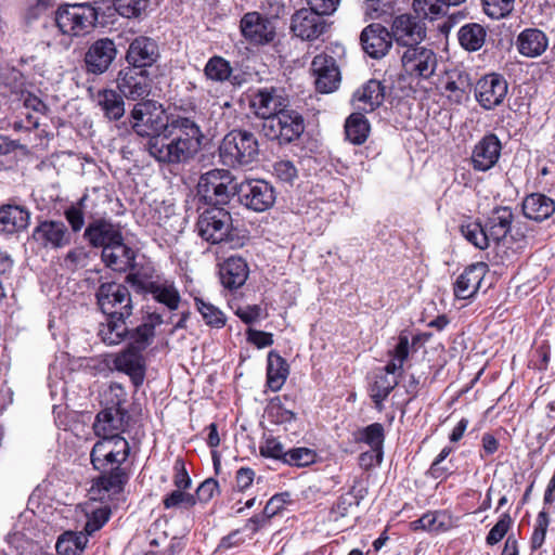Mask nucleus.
I'll use <instances>...</instances> for the list:
<instances>
[{"mask_svg":"<svg viewBox=\"0 0 555 555\" xmlns=\"http://www.w3.org/2000/svg\"><path fill=\"white\" fill-rule=\"evenodd\" d=\"M203 139L202 128L193 117L177 114L165 132L146 140L144 149L159 166L180 168L195 159Z\"/></svg>","mask_w":555,"mask_h":555,"instance_id":"nucleus-1","label":"nucleus"},{"mask_svg":"<svg viewBox=\"0 0 555 555\" xmlns=\"http://www.w3.org/2000/svg\"><path fill=\"white\" fill-rule=\"evenodd\" d=\"M101 9L89 3L65 4L54 12L52 27L56 34L67 40L69 46L74 38L82 37L90 33L99 21Z\"/></svg>","mask_w":555,"mask_h":555,"instance_id":"nucleus-2","label":"nucleus"},{"mask_svg":"<svg viewBox=\"0 0 555 555\" xmlns=\"http://www.w3.org/2000/svg\"><path fill=\"white\" fill-rule=\"evenodd\" d=\"M198 235L208 243H227L231 248L242 247L245 235L233 227L231 214L222 207L211 206L205 209L196 222Z\"/></svg>","mask_w":555,"mask_h":555,"instance_id":"nucleus-3","label":"nucleus"},{"mask_svg":"<svg viewBox=\"0 0 555 555\" xmlns=\"http://www.w3.org/2000/svg\"><path fill=\"white\" fill-rule=\"evenodd\" d=\"M258 154V140L247 130H232L219 146L222 163L231 167L249 165L257 159Z\"/></svg>","mask_w":555,"mask_h":555,"instance_id":"nucleus-4","label":"nucleus"},{"mask_svg":"<svg viewBox=\"0 0 555 555\" xmlns=\"http://www.w3.org/2000/svg\"><path fill=\"white\" fill-rule=\"evenodd\" d=\"M172 116H167L163 105L157 102H139L131 112L132 129L138 135L150 140L171 126Z\"/></svg>","mask_w":555,"mask_h":555,"instance_id":"nucleus-5","label":"nucleus"},{"mask_svg":"<svg viewBox=\"0 0 555 555\" xmlns=\"http://www.w3.org/2000/svg\"><path fill=\"white\" fill-rule=\"evenodd\" d=\"M130 444L122 436L99 439L90 452V462L98 472L122 467L130 455Z\"/></svg>","mask_w":555,"mask_h":555,"instance_id":"nucleus-6","label":"nucleus"},{"mask_svg":"<svg viewBox=\"0 0 555 555\" xmlns=\"http://www.w3.org/2000/svg\"><path fill=\"white\" fill-rule=\"evenodd\" d=\"M237 185L229 170L212 169L201 176L197 192L207 204L219 207L236 194Z\"/></svg>","mask_w":555,"mask_h":555,"instance_id":"nucleus-7","label":"nucleus"},{"mask_svg":"<svg viewBox=\"0 0 555 555\" xmlns=\"http://www.w3.org/2000/svg\"><path fill=\"white\" fill-rule=\"evenodd\" d=\"M305 130L304 117L297 111L285 107L262 122L263 134L280 144L297 140Z\"/></svg>","mask_w":555,"mask_h":555,"instance_id":"nucleus-8","label":"nucleus"},{"mask_svg":"<svg viewBox=\"0 0 555 555\" xmlns=\"http://www.w3.org/2000/svg\"><path fill=\"white\" fill-rule=\"evenodd\" d=\"M401 66L406 76L415 79L430 78L437 68L438 59L434 50L424 46L414 44L398 50Z\"/></svg>","mask_w":555,"mask_h":555,"instance_id":"nucleus-9","label":"nucleus"},{"mask_svg":"<svg viewBox=\"0 0 555 555\" xmlns=\"http://www.w3.org/2000/svg\"><path fill=\"white\" fill-rule=\"evenodd\" d=\"M95 297L104 314L132 315V298L126 285L116 282L102 283L96 289Z\"/></svg>","mask_w":555,"mask_h":555,"instance_id":"nucleus-10","label":"nucleus"},{"mask_svg":"<svg viewBox=\"0 0 555 555\" xmlns=\"http://www.w3.org/2000/svg\"><path fill=\"white\" fill-rule=\"evenodd\" d=\"M236 194L242 205L256 212L269 210L276 199L273 185L261 179L241 182L237 185Z\"/></svg>","mask_w":555,"mask_h":555,"instance_id":"nucleus-11","label":"nucleus"},{"mask_svg":"<svg viewBox=\"0 0 555 555\" xmlns=\"http://www.w3.org/2000/svg\"><path fill=\"white\" fill-rule=\"evenodd\" d=\"M31 240L43 249L59 250L68 246L72 234L62 220H39L33 229Z\"/></svg>","mask_w":555,"mask_h":555,"instance_id":"nucleus-12","label":"nucleus"},{"mask_svg":"<svg viewBox=\"0 0 555 555\" xmlns=\"http://www.w3.org/2000/svg\"><path fill=\"white\" fill-rule=\"evenodd\" d=\"M508 92L506 79L498 73H490L482 76L476 83L475 98L479 105L487 109H494L500 106Z\"/></svg>","mask_w":555,"mask_h":555,"instance_id":"nucleus-13","label":"nucleus"},{"mask_svg":"<svg viewBox=\"0 0 555 555\" xmlns=\"http://www.w3.org/2000/svg\"><path fill=\"white\" fill-rule=\"evenodd\" d=\"M118 54L113 39L103 37L93 41L87 49L83 57L85 68L88 74L102 75L112 66Z\"/></svg>","mask_w":555,"mask_h":555,"instance_id":"nucleus-14","label":"nucleus"},{"mask_svg":"<svg viewBox=\"0 0 555 555\" xmlns=\"http://www.w3.org/2000/svg\"><path fill=\"white\" fill-rule=\"evenodd\" d=\"M129 280L139 289L152 297L159 304L166 306L169 310L173 311L179 308L181 296L175 282L169 280H147L141 274H133Z\"/></svg>","mask_w":555,"mask_h":555,"instance_id":"nucleus-15","label":"nucleus"},{"mask_svg":"<svg viewBox=\"0 0 555 555\" xmlns=\"http://www.w3.org/2000/svg\"><path fill=\"white\" fill-rule=\"evenodd\" d=\"M124 400L118 399L116 404L100 411L93 423V431L96 437L121 436L126 430L129 420L128 411L121 406Z\"/></svg>","mask_w":555,"mask_h":555,"instance_id":"nucleus-16","label":"nucleus"},{"mask_svg":"<svg viewBox=\"0 0 555 555\" xmlns=\"http://www.w3.org/2000/svg\"><path fill=\"white\" fill-rule=\"evenodd\" d=\"M391 39L396 41L399 49L420 44L426 37V27L417 16L401 14L397 16L391 25Z\"/></svg>","mask_w":555,"mask_h":555,"instance_id":"nucleus-17","label":"nucleus"},{"mask_svg":"<svg viewBox=\"0 0 555 555\" xmlns=\"http://www.w3.org/2000/svg\"><path fill=\"white\" fill-rule=\"evenodd\" d=\"M117 88L122 96L137 101L150 94L151 85L145 69L127 66L119 70Z\"/></svg>","mask_w":555,"mask_h":555,"instance_id":"nucleus-18","label":"nucleus"},{"mask_svg":"<svg viewBox=\"0 0 555 555\" xmlns=\"http://www.w3.org/2000/svg\"><path fill=\"white\" fill-rule=\"evenodd\" d=\"M502 143L496 134L487 133L474 146L470 164L475 171L486 172L500 159Z\"/></svg>","mask_w":555,"mask_h":555,"instance_id":"nucleus-19","label":"nucleus"},{"mask_svg":"<svg viewBox=\"0 0 555 555\" xmlns=\"http://www.w3.org/2000/svg\"><path fill=\"white\" fill-rule=\"evenodd\" d=\"M243 37L251 43L264 44L275 37V27L271 20L258 12L246 13L240 23Z\"/></svg>","mask_w":555,"mask_h":555,"instance_id":"nucleus-20","label":"nucleus"},{"mask_svg":"<svg viewBox=\"0 0 555 555\" xmlns=\"http://www.w3.org/2000/svg\"><path fill=\"white\" fill-rule=\"evenodd\" d=\"M125 59L129 66L140 69L151 67L159 59L158 44L151 37L138 36L129 43Z\"/></svg>","mask_w":555,"mask_h":555,"instance_id":"nucleus-21","label":"nucleus"},{"mask_svg":"<svg viewBox=\"0 0 555 555\" xmlns=\"http://www.w3.org/2000/svg\"><path fill=\"white\" fill-rule=\"evenodd\" d=\"M122 237L120 225L105 218L91 221L83 232V238L92 247H102V250L106 249L108 245L122 241Z\"/></svg>","mask_w":555,"mask_h":555,"instance_id":"nucleus-22","label":"nucleus"},{"mask_svg":"<svg viewBox=\"0 0 555 555\" xmlns=\"http://www.w3.org/2000/svg\"><path fill=\"white\" fill-rule=\"evenodd\" d=\"M326 28L322 15L311 9H300L292 16L291 29L302 40H313L321 36Z\"/></svg>","mask_w":555,"mask_h":555,"instance_id":"nucleus-23","label":"nucleus"},{"mask_svg":"<svg viewBox=\"0 0 555 555\" xmlns=\"http://www.w3.org/2000/svg\"><path fill=\"white\" fill-rule=\"evenodd\" d=\"M250 106L255 114L267 121L269 117L288 106V99L284 96L283 90L278 88L259 89L250 100Z\"/></svg>","mask_w":555,"mask_h":555,"instance_id":"nucleus-24","label":"nucleus"},{"mask_svg":"<svg viewBox=\"0 0 555 555\" xmlns=\"http://www.w3.org/2000/svg\"><path fill=\"white\" fill-rule=\"evenodd\" d=\"M311 70L315 76V88L321 93H330L338 87L340 77L336 61L327 54L314 56Z\"/></svg>","mask_w":555,"mask_h":555,"instance_id":"nucleus-25","label":"nucleus"},{"mask_svg":"<svg viewBox=\"0 0 555 555\" xmlns=\"http://www.w3.org/2000/svg\"><path fill=\"white\" fill-rule=\"evenodd\" d=\"M364 52L373 59H380L386 55L392 46L390 31L380 24L366 26L360 36Z\"/></svg>","mask_w":555,"mask_h":555,"instance_id":"nucleus-26","label":"nucleus"},{"mask_svg":"<svg viewBox=\"0 0 555 555\" xmlns=\"http://www.w3.org/2000/svg\"><path fill=\"white\" fill-rule=\"evenodd\" d=\"M113 364L115 370L127 374L137 388L143 384L145 362L142 352L139 350L127 346L115 356Z\"/></svg>","mask_w":555,"mask_h":555,"instance_id":"nucleus-27","label":"nucleus"},{"mask_svg":"<svg viewBox=\"0 0 555 555\" xmlns=\"http://www.w3.org/2000/svg\"><path fill=\"white\" fill-rule=\"evenodd\" d=\"M488 272V264L476 262L468 266L456 279L453 287L457 299H469L478 292L480 284Z\"/></svg>","mask_w":555,"mask_h":555,"instance_id":"nucleus-28","label":"nucleus"},{"mask_svg":"<svg viewBox=\"0 0 555 555\" xmlns=\"http://www.w3.org/2000/svg\"><path fill=\"white\" fill-rule=\"evenodd\" d=\"M203 72L206 79L212 82H229L233 87H241L245 82L243 76L235 74L230 62L220 55L209 57Z\"/></svg>","mask_w":555,"mask_h":555,"instance_id":"nucleus-29","label":"nucleus"},{"mask_svg":"<svg viewBox=\"0 0 555 555\" xmlns=\"http://www.w3.org/2000/svg\"><path fill=\"white\" fill-rule=\"evenodd\" d=\"M547 47L548 38L539 28H526L516 38V49L526 57H538L546 51Z\"/></svg>","mask_w":555,"mask_h":555,"instance_id":"nucleus-30","label":"nucleus"},{"mask_svg":"<svg viewBox=\"0 0 555 555\" xmlns=\"http://www.w3.org/2000/svg\"><path fill=\"white\" fill-rule=\"evenodd\" d=\"M30 211L20 205H2L0 207V232L5 234L20 233L27 229Z\"/></svg>","mask_w":555,"mask_h":555,"instance_id":"nucleus-31","label":"nucleus"},{"mask_svg":"<svg viewBox=\"0 0 555 555\" xmlns=\"http://www.w3.org/2000/svg\"><path fill=\"white\" fill-rule=\"evenodd\" d=\"M248 266L241 257H230L225 259L219 268V276L221 284L234 291L243 286L248 278Z\"/></svg>","mask_w":555,"mask_h":555,"instance_id":"nucleus-32","label":"nucleus"},{"mask_svg":"<svg viewBox=\"0 0 555 555\" xmlns=\"http://www.w3.org/2000/svg\"><path fill=\"white\" fill-rule=\"evenodd\" d=\"M521 207L527 219L542 222L555 212V201L542 193H531L524 198Z\"/></svg>","mask_w":555,"mask_h":555,"instance_id":"nucleus-33","label":"nucleus"},{"mask_svg":"<svg viewBox=\"0 0 555 555\" xmlns=\"http://www.w3.org/2000/svg\"><path fill=\"white\" fill-rule=\"evenodd\" d=\"M134 251L124 243V240L108 245L102 250V260L113 271L126 272L133 267Z\"/></svg>","mask_w":555,"mask_h":555,"instance_id":"nucleus-34","label":"nucleus"},{"mask_svg":"<svg viewBox=\"0 0 555 555\" xmlns=\"http://www.w3.org/2000/svg\"><path fill=\"white\" fill-rule=\"evenodd\" d=\"M106 322L99 326L98 335L107 346L118 345L126 340L129 335L127 320L130 317H121L119 314H106Z\"/></svg>","mask_w":555,"mask_h":555,"instance_id":"nucleus-35","label":"nucleus"},{"mask_svg":"<svg viewBox=\"0 0 555 555\" xmlns=\"http://www.w3.org/2000/svg\"><path fill=\"white\" fill-rule=\"evenodd\" d=\"M385 90L379 80L371 79L353 93V103L360 109L372 112L384 102Z\"/></svg>","mask_w":555,"mask_h":555,"instance_id":"nucleus-36","label":"nucleus"},{"mask_svg":"<svg viewBox=\"0 0 555 555\" xmlns=\"http://www.w3.org/2000/svg\"><path fill=\"white\" fill-rule=\"evenodd\" d=\"M513 221L514 212L511 207L501 206L494 208L486 222L491 240L496 244L503 241L511 232Z\"/></svg>","mask_w":555,"mask_h":555,"instance_id":"nucleus-37","label":"nucleus"},{"mask_svg":"<svg viewBox=\"0 0 555 555\" xmlns=\"http://www.w3.org/2000/svg\"><path fill=\"white\" fill-rule=\"evenodd\" d=\"M453 527V518L447 511H433L410 522L413 531L422 530L430 533H440Z\"/></svg>","mask_w":555,"mask_h":555,"instance_id":"nucleus-38","label":"nucleus"},{"mask_svg":"<svg viewBox=\"0 0 555 555\" xmlns=\"http://www.w3.org/2000/svg\"><path fill=\"white\" fill-rule=\"evenodd\" d=\"M289 374V367L284 358L275 350L268 353L267 359V385L272 391L280 390Z\"/></svg>","mask_w":555,"mask_h":555,"instance_id":"nucleus-39","label":"nucleus"},{"mask_svg":"<svg viewBox=\"0 0 555 555\" xmlns=\"http://www.w3.org/2000/svg\"><path fill=\"white\" fill-rule=\"evenodd\" d=\"M96 104L108 120H119L125 114V102L121 93L104 89L96 93Z\"/></svg>","mask_w":555,"mask_h":555,"instance_id":"nucleus-40","label":"nucleus"},{"mask_svg":"<svg viewBox=\"0 0 555 555\" xmlns=\"http://www.w3.org/2000/svg\"><path fill=\"white\" fill-rule=\"evenodd\" d=\"M100 473L101 475L95 481L100 492H104L107 496H113L124 491V487L129 479L125 467H116V469Z\"/></svg>","mask_w":555,"mask_h":555,"instance_id":"nucleus-41","label":"nucleus"},{"mask_svg":"<svg viewBox=\"0 0 555 555\" xmlns=\"http://www.w3.org/2000/svg\"><path fill=\"white\" fill-rule=\"evenodd\" d=\"M486 37L487 30L479 23H466L457 31L460 46L468 52L480 50L486 42Z\"/></svg>","mask_w":555,"mask_h":555,"instance_id":"nucleus-42","label":"nucleus"},{"mask_svg":"<svg viewBox=\"0 0 555 555\" xmlns=\"http://www.w3.org/2000/svg\"><path fill=\"white\" fill-rule=\"evenodd\" d=\"M370 133V124L361 113L351 114L345 122V134L352 144H363Z\"/></svg>","mask_w":555,"mask_h":555,"instance_id":"nucleus-43","label":"nucleus"},{"mask_svg":"<svg viewBox=\"0 0 555 555\" xmlns=\"http://www.w3.org/2000/svg\"><path fill=\"white\" fill-rule=\"evenodd\" d=\"M466 0H414L413 9L425 18L436 20L444 15L450 5H460Z\"/></svg>","mask_w":555,"mask_h":555,"instance_id":"nucleus-44","label":"nucleus"},{"mask_svg":"<svg viewBox=\"0 0 555 555\" xmlns=\"http://www.w3.org/2000/svg\"><path fill=\"white\" fill-rule=\"evenodd\" d=\"M397 385L398 379L396 376H389L387 373L379 372L375 374L374 382L370 387V396L378 410L382 409L383 402Z\"/></svg>","mask_w":555,"mask_h":555,"instance_id":"nucleus-45","label":"nucleus"},{"mask_svg":"<svg viewBox=\"0 0 555 555\" xmlns=\"http://www.w3.org/2000/svg\"><path fill=\"white\" fill-rule=\"evenodd\" d=\"M472 82L469 75L462 70H452L447 74L444 89L449 96L461 103L464 96L470 91Z\"/></svg>","mask_w":555,"mask_h":555,"instance_id":"nucleus-46","label":"nucleus"},{"mask_svg":"<svg viewBox=\"0 0 555 555\" xmlns=\"http://www.w3.org/2000/svg\"><path fill=\"white\" fill-rule=\"evenodd\" d=\"M358 480H354L353 486L350 488L348 493L340 495L331 508V515L334 520L344 518L348 515L349 508L356 504L359 505L363 500L365 492L364 490H357Z\"/></svg>","mask_w":555,"mask_h":555,"instance_id":"nucleus-47","label":"nucleus"},{"mask_svg":"<svg viewBox=\"0 0 555 555\" xmlns=\"http://www.w3.org/2000/svg\"><path fill=\"white\" fill-rule=\"evenodd\" d=\"M88 539L83 533L66 531L59 537L55 548L57 555H80Z\"/></svg>","mask_w":555,"mask_h":555,"instance_id":"nucleus-48","label":"nucleus"},{"mask_svg":"<svg viewBox=\"0 0 555 555\" xmlns=\"http://www.w3.org/2000/svg\"><path fill=\"white\" fill-rule=\"evenodd\" d=\"M356 442H363L370 449L384 450L385 430L380 423H373L353 434Z\"/></svg>","mask_w":555,"mask_h":555,"instance_id":"nucleus-49","label":"nucleus"},{"mask_svg":"<svg viewBox=\"0 0 555 555\" xmlns=\"http://www.w3.org/2000/svg\"><path fill=\"white\" fill-rule=\"evenodd\" d=\"M461 233L472 245L481 250L487 249L492 241L486 225L478 221L462 224Z\"/></svg>","mask_w":555,"mask_h":555,"instance_id":"nucleus-50","label":"nucleus"},{"mask_svg":"<svg viewBox=\"0 0 555 555\" xmlns=\"http://www.w3.org/2000/svg\"><path fill=\"white\" fill-rule=\"evenodd\" d=\"M155 331L153 324L142 323L133 330H129V345L128 347L143 352L153 341Z\"/></svg>","mask_w":555,"mask_h":555,"instance_id":"nucleus-51","label":"nucleus"},{"mask_svg":"<svg viewBox=\"0 0 555 555\" xmlns=\"http://www.w3.org/2000/svg\"><path fill=\"white\" fill-rule=\"evenodd\" d=\"M195 306L207 325L216 328L224 326L225 315L218 307L202 298H195Z\"/></svg>","mask_w":555,"mask_h":555,"instance_id":"nucleus-52","label":"nucleus"},{"mask_svg":"<svg viewBox=\"0 0 555 555\" xmlns=\"http://www.w3.org/2000/svg\"><path fill=\"white\" fill-rule=\"evenodd\" d=\"M147 8V0H115L114 7L109 8V16L116 12L122 17H139Z\"/></svg>","mask_w":555,"mask_h":555,"instance_id":"nucleus-53","label":"nucleus"},{"mask_svg":"<svg viewBox=\"0 0 555 555\" xmlns=\"http://www.w3.org/2000/svg\"><path fill=\"white\" fill-rule=\"evenodd\" d=\"M266 414L271 423L278 425L292 423L296 418V414L286 409L279 397L269 402Z\"/></svg>","mask_w":555,"mask_h":555,"instance_id":"nucleus-54","label":"nucleus"},{"mask_svg":"<svg viewBox=\"0 0 555 555\" xmlns=\"http://www.w3.org/2000/svg\"><path fill=\"white\" fill-rule=\"evenodd\" d=\"M87 197L85 194L76 204L70 205L64 210V217L74 233L80 232L85 225V203Z\"/></svg>","mask_w":555,"mask_h":555,"instance_id":"nucleus-55","label":"nucleus"},{"mask_svg":"<svg viewBox=\"0 0 555 555\" xmlns=\"http://www.w3.org/2000/svg\"><path fill=\"white\" fill-rule=\"evenodd\" d=\"M188 489H179L171 491L163 499V505L166 509L185 507L190 508L196 504L194 494L186 492Z\"/></svg>","mask_w":555,"mask_h":555,"instance_id":"nucleus-56","label":"nucleus"},{"mask_svg":"<svg viewBox=\"0 0 555 555\" xmlns=\"http://www.w3.org/2000/svg\"><path fill=\"white\" fill-rule=\"evenodd\" d=\"M317 460V453L309 448H293L286 451L285 464L297 467H305L313 464Z\"/></svg>","mask_w":555,"mask_h":555,"instance_id":"nucleus-57","label":"nucleus"},{"mask_svg":"<svg viewBox=\"0 0 555 555\" xmlns=\"http://www.w3.org/2000/svg\"><path fill=\"white\" fill-rule=\"evenodd\" d=\"M515 0H482L483 12L492 20L508 16L514 10Z\"/></svg>","mask_w":555,"mask_h":555,"instance_id":"nucleus-58","label":"nucleus"},{"mask_svg":"<svg viewBox=\"0 0 555 555\" xmlns=\"http://www.w3.org/2000/svg\"><path fill=\"white\" fill-rule=\"evenodd\" d=\"M548 525L550 516L548 513L543 508L542 511L539 512L537 516L534 529L530 539V545L532 551H537L543 545Z\"/></svg>","mask_w":555,"mask_h":555,"instance_id":"nucleus-59","label":"nucleus"},{"mask_svg":"<svg viewBox=\"0 0 555 555\" xmlns=\"http://www.w3.org/2000/svg\"><path fill=\"white\" fill-rule=\"evenodd\" d=\"M512 525L513 519L511 515L508 513H503L487 534L486 543L490 546L498 544L506 535Z\"/></svg>","mask_w":555,"mask_h":555,"instance_id":"nucleus-60","label":"nucleus"},{"mask_svg":"<svg viewBox=\"0 0 555 555\" xmlns=\"http://www.w3.org/2000/svg\"><path fill=\"white\" fill-rule=\"evenodd\" d=\"M259 453L263 457L280 460L283 463L286 456L284 446L279 439L274 437H269L264 439V441L259 447Z\"/></svg>","mask_w":555,"mask_h":555,"instance_id":"nucleus-61","label":"nucleus"},{"mask_svg":"<svg viewBox=\"0 0 555 555\" xmlns=\"http://www.w3.org/2000/svg\"><path fill=\"white\" fill-rule=\"evenodd\" d=\"M453 452V448L446 446L429 467V475L435 479H444L451 474V467L443 466L442 462Z\"/></svg>","mask_w":555,"mask_h":555,"instance_id":"nucleus-62","label":"nucleus"},{"mask_svg":"<svg viewBox=\"0 0 555 555\" xmlns=\"http://www.w3.org/2000/svg\"><path fill=\"white\" fill-rule=\"evenodd\" d=\"M89 256L90 254L85 247H75L64 257V266L73 271L78 268H85L88 264Z\"/></svg>","mask_w":555,"mask_h":555,"instance_id":"nucleus-63","label":"nucleus"},{"mask_svg":"<svg viewBox=\"0 0 555 555\" xmlns=\"http://www.w3.org/2000/svg\"><path fill=\"white\" fill-rule=\"evenodd\" d=\"M274 173L279 180L285 183L293 184L297 179L298 171L291 160H280L273 166Z\"/></svg>","mask_w":555,"mask_h":555,"instance_id":"nucleus-64","label":"nucleus"}]
</instances>
